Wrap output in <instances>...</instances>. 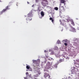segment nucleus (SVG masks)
<instances>
[{
	"mask_svg": "<svg viewBox=\"0 0 79 79\" xmlns=\"http://www.w3.org/2000/svg\"><path fill=\"white\" fill-rule=\"evenodd\" d=\"M27 15L28 16L27 18L26 19L27 21H31V18L30 19V18H31V17H32V13H30L28 14Z\"/></svg>",
	"mask_w": 79,
	"mask_h": 79,
	"instance_id": "nucleus-1",
	"label": "nucleus"
},
{
	"mask_svg": "<svg viewBox=\"0 0 79 79\" xmlns=\"http://www.w3.org/2000/svg\"><path fill=\"white\" fill-rule=\"evenodd\" d=\"M44 78H45V79H47L48 77V78H50V76L49 74L47 73H44Z\"/></svg>",
	"mask_w": 79,
	"mask_h": 79,
	"instance_id": "nucleus-2",
	"label": "nucleus"
},
{
	"mask_svg": "<svg viewBox=\"0 0 79 79\" xmlns=\"http://www.w3.org/2000/svg\"><path fill=\"white\" fill-rule=\"evenodd\" d=\"M60 24L62 26H64V25H65V22H64V21H62L61 22V20L60 19Z\"/></svg>",
	"mask_w": 79,
	"mask_h": 79,
	"instance_id": "nucleus-3",
	"label": "nucleus"
},
{
	"mask_svg": "<svg viewBox=\"0 0 79 79\" xmlns=\"http://www.w3.org/2000/svg\"><path fill=\"white\" fill-rule=\"evenodd\" d=\"M70 31L73 32H76V29L72 27L70 29Z\"/></svg>",
	"mask_w": 79,
	"mask_h": 79,
	"instance_id": "nucleus-4",
	"label": "nucleus"
},
{
	"mask_svg": "<svg viewBox=\"0 0 79 79\" xmlns=\"http://www.w3.org/2000/svg\"><path fill=\"white\" fill-rule=\"evenodd\" d=\"M61 4H60V6L59 7V10H62V9H61V8H64V6H61Z\"/></svg>",
	"mask_w": 79,
	"mask_h": 79,
	"instance_id": "nucleus-5",
	"label": "nucleus"
},
{
	"mask_svg": "<svg viewBox=\"0 0 79 79\" xmlns=\"http://www.w3.org/2000/svg\"><path fill=\"white\" fill-rule=\"evenodd\" d=\"M60 63H61V62H63V61H64V59H60L59 60Z\"/></svg>",
	"mask_w": 79,
	"mask_h": 79,
	"instance_id": "nucleus-6",
	"label": "nucleus"
},
{
	"mask_svg": "<svg viewBox=\"0 0 79 79\" xmlns=\"http://www.w3.org/2000/svg\"><path fill=\"white\" fill-rule=\"evenodd\" d=\"M75 66L77 67V68H78L79 67V64H77V63H75Z\"/></svg>",
	"mask_w": 79,
	"mask_h": 79,
	"instance_id": "nucleus-7",
	"label": "nucleus"
},
{
	"mask_svg": "<svg viewBox=\"0 0 79 79\" xmlns=\"http://www.w3.org/2000/svg\"><path fill=\"white\" fill-rule=\"evenodd\" d=\"M38 76H39V75H38V74H36V75L35 76H34V79H38L37 78H36L35 77H38Z\"/></svg>",
	"mask_w": 79,
	"mask_h": 79,
	"instance_id": "nucleus-8",
	"label": "nucleus"
},
{
	"mask_svg": "<svg viewBox=\"0 0 79 79\" xmlns=\"http://www.w3.org/2000/svg\"><path fill=\"white\" fill-rule=\"evenodd\" d=\"M41 4L43 6H45V4H46V3L44 2H41Z\"/></svg>",
	"mask_w": 79,
	"mask_h": 79,
	"instance_id": "nucleus-9",
	"label": "nucleus"
},
{
	"mask_svg": "<svg viewBox=\"0 0 79 79\" xmlns=\"http://www.w3.org/2000/svg\"><path fill=\"white\" fill-rule=\"evenodd\" d=\"M41 15L43 17H44V12L43 11H42L41 12Z\"/></svg>",
	"mask_w": 79,
	"mask_h": 79,
	"instance_id": "nucleus-10",
	"label": "nucleus"
},
{
	"mask_svg": "<svg viewBox=\"0 0 79 79\" xmlns=\"http://www.w3.org/2000/svg\"><path fill=\"white\" fill-rule=\"evenodd\" d=\"M26 68L27 69H30V66H29V65H27L26 66Z\"/></svg>",
	"mask_w": 79,
	"mask_h": 79,
	"instance_id": "nucleus-11",
	"label": "nucleus"
},
{
	"mask_svg": "<svg viewBox=\"0 0 79 79\" xmlns=\"http://www.w3.org/2000/svg\"><path fill=\"white\" fill-rule=\"evenodd\" d=\"M33 63H36L37 61L36 60H33Z\"/></svg>",
	"mask_w": 79,
	"mask_h": 79,
	"instance_id": "nucleus-12",
	"label": "nucleus"
},
{
	"mask_svg": "<svg viewBox=\"0 0 79 79\" xmlns=\"http://www.w3.org/2000/svg\"><path fill=\"white\" fill-rule=\"evenodd\" d=\"M57 44H61V42H60V40H58L57 42Z\"/></svg>",
	"mask_w": 79,
	"mask_h": 79,
	"instance_id": "nucleus-13",
	"label": "nucleus"
},
{
	"mask_svg": "<svg viewBox=\"0 0 79 79\" xmlns=\"http://www.w3.org/2000/svg\"><path fill=\"white\" fill-rule=\"evenodd\" d=\"M71 24H72L73 26L75 25V24H74V22H73H73H72Z\"/></svg>",
	"mask_w": 79,
	"mask_h": 79,
	"instance_id": "nucleus-14",
	"label": "nucleus"
},
{
	"mask_svg": "<svg viewBox=\"0 0 79 79\" xmlns=\"http://www.w3.org/2000/svg\"><path fill=\"white\" fill-rule=\"evenodd\" d=\"M54 10H58V8L57 7H55L54 8Z\"/></svg>",
	"mask_w": 79,
	"mask_h": 79,
	"instance_id": "nucleus-15",
	"label": "nucleus"
},
{
	"mask_svg": "<svg viewBox=\"0 0 79 79\" xmlns=\"http://www.w3.org/2000/svg\"><path fill=\"white\" fill-rule=\"evenodd\" d=\"M37 73L39 75H40L41 74V73L39 71H37Z\"/></svg>",
	"mask_w": 79,
	"mask_h": 79,
	"instance_id": "nucleus-16",
	"label": "nucleus"
},
{
	"mask_svg": "<svg viewBox=\"0 0 79 79\" xmlns=\"http://www.w3.org/2000/svg\"><path fill=\"white\" fill-rule=\"evenodd\" d=\"M38 11H41V10H40V9H39V7H38Z\"/></svg>",
	"mask_w": 79,
	"mask_h": 79,
	"instance_id": "nucleus-17",
	"label": "nucleus"
},
{
	"mask_svg": "<svg viewBox=\"0 0 79 79\" xmlns=\"http://www.w3.org/2000/svg\"><path fill=\"white\" fill-rule=\"evenodd\" d=\"M70 22H73V19H70Z\"/></svg>",
	"mask_w": 79,
	"mask_h": 79,
	"instance_id": "nucleus-18",
	"label": "nucleus"
},
{
	"mask_svg": "<svg viewBox=\"0 0 79 79\" xmlns=\"http://www.w3.org/2000/svg\"><path fill=\"white\" fill-rule=\"evenodd\" d=\"M64 44L65 46H67V45H68V44L66 43H65Z\"/></svg>",
	"mask_w": 79,
	"mask_h": 79,
	"instance_id": "nucleus-19",
	"label": "nucleus"
},
{
	"mask_svg": "<svg viewBox=\"0 0 79 79\" xmlns=\"http://www.w3.org/2000/svg\"><path fill=\"white\" fill-rule=\"evenodd\" d=\"M50 20H52L53 19L52 18V17H50L49 19Z\"/></svg>",
	"mask_w": 79,
	"mask_h": 79,
	"instance_id": "nucleus-20",
	"label": "nucleus"
},
{
	"mask_svg": "<svg viewBox=\"0 0 79 79\" xmlns=\"http://www.w3.org/2000/svg\"><path fill=\"white\" fill-rule=\"evenodd\" d=\"M29 73L28 72L26 73V75H28Z\"/></svg>",
	"mask_w": 79,
	"mask_h": 79,
	"instance_id": "nucleus-21",
	"label": "nucleus"
},
{
	"mask_svg": "<svg viewBox=\"0 0 79 79\" xmlns=\"http://www.w3.org/2000/svg\"><path fill=\"white\" fill-rule=\"evenodd\" d=\"M66 60H69V57H67L66 58Z\"/></svg>",
	"mask_w": 79,
	"mask_h": 79,
	"instance_id": "nucleus-22",
	"label": "nucleus"
},
{
	"mask_svg": "<svg viewBox=\"0 0 79 79\" xmlns=\"http://www.w3.org/2000/svg\"><path fill=\"white\" fill-rule=\"evenodd\" d=\"M57 66V65L56 64L54 65V67H56H56Z\"/></svg>",
	"mask_w": 79,
	"mask_h": 79,
	"instance_id": "nucleus-23",
	"label": "nucleus"
},
{
	"mask_svg": "<svg viewBox=\"0 0 79 79\" xmlns=\"http://www.w3.org/2000/svg\"><path fill=\"white\" fill-rule=\"evenodd\" d=\"M52 23H53V22H54V20L52 19Z\"/></svg>",
	"mask_w": 79,
	"mask_h": 79,
	"instance_id": "nucleus-24",
	"label": "nucleus"
},
{
	"mask_svg": "<svg viewBox=\"0 0 79 79\" xmlns=\"http://www.w3.org/2000/svg\"><path fill=\"white\" fill-rule=\"evenodd\" d=\"M44 52L45 53H47V52L46 50H45V51H44Z\"/></svg>",
	"mask_w": 79,
	"mask_h": 79,
	"instance_id": "nucleus-25",
	"label": "nucleus"
},
{
	"mask_svg": "<svg viewBox=\"0 0 79 79\" xmlns=\"http://www.w3.org/2000/svg\"><path fill=\"white\" fill-rule=\"evenodd\" d=\"M24 79H27V78H26V77H24Z\"/></svg>",
	"mask_w": 79,
	"mask_h": 79,
	"instance_id": "nucleus-26",
	"label": "nucleus"
},
{
	"mask_svg": "<svg viewBox=\"0 0 79 79\" xmlns=\"http://www.w3.org/2000/svg\"><path fill=\"white\" fill-rule=\"evenodd\" d=\"M27 3L28 4H29V2H27Z\"/></svg>",
	"mask_w": 79,
	"mask_h": 79,
	"instance_id": "nucleus-27",
	"label": "nucleus"
},
{
	"mask_svg": "<svg viewBox=\"0 0 79 79\" xmlns=\"http://www.w3.org/2000/svg\"><path fill=\"white\" fill-rule=\"evenodd\" d=\"M37 1H38V0H36V2H37Z\"/></svg>",
	"mask_w": 79,
	"mask_h": 79,
	"instance_id": "nucleus-28",
	"label": "nucleus"
}]
</instances>
